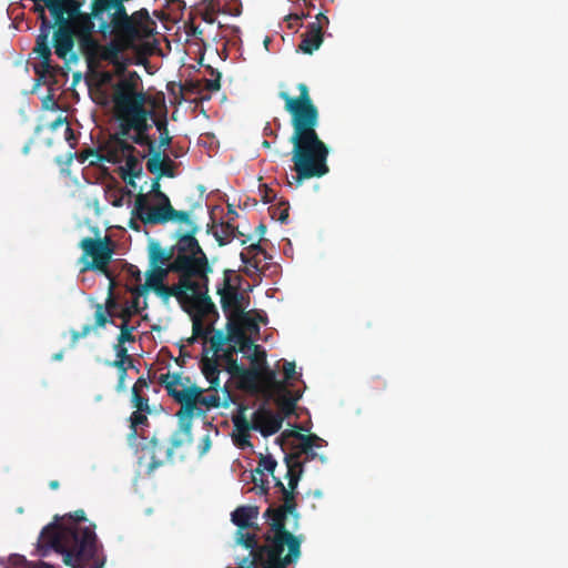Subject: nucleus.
<instances>
[{"label": "nucleus", "mask_w": 568, "mask_h": 568, "mask_svg": "<svg viewBox=\"0 0 568 568\" xmlns=\"http://www.w3.org/2000/svg\"><path fill=\"white\" fill-rule=\"evenodd\" d=\"M240 275L227 270L217 287V294L232 329L230 336V341L233 343L232 347L251 361L252 368H243L236 362L231 361L227 371L242 388L262 393L267 398L275 400L285 414H290L300 395H293L286 383L277 381L275 373L264 366L265 353L253 343L263 317L257 312L248 310V295L240 288Z\"/></svg>", "instance_id": "1"}, {"label": "nucleus", "mask_w": 568, "mask_h": 568, "mask_svg": "<svg viewBox=\"0 0 568 568\" xmlns=\"http://www.w3.org/2000/svg\"><path fill=\"white\" fill-rule=\"evenodd\" d=\"M180 254L176 258V267L183 271L178 285H164L168 268L153 267L145 274V283L131 287L132 303L125 307L123 315L140 312L146 305L144 294L153 290L159 296L169 300L174 296L183 306L197 308L203 316L211 313L213 305L206 298V258L197 242L190 236L179 242Z\"/></svg>", "instance_id": "2"}, {"label": "nucleus", "mask_w": 568, "mask_h": 568, "mask_svg": "<svg viewBox=\"0 0 568 568\" xmlns=\"http://www.w3.org/2000/svg\"><path fill=\"white\" fill-rule=\"evenodd\" d=\"M49 550L61 554L63 562L72 568H102L104 565L94 526L88 521L83 511L63 516L42 530L38 551L45 556Z\"/></svg>", "instance_id": "3"}, {"label": "nucleus", "mask_w": 568, "mask_h": 568, "mask_svg": "<svg viewBox=\"0 0 568 568\" xmlns=\"http://www.w3.org/2000/svg\"><path fill=\"white\" fill-rule=\"evenodd\" d=\"M298 91L300 97L296 99L284 92L281 93V98L293 116V162L301 180L327 173L328 150L314 130L317 124V110L311 101L307 87L301 83Z\"/></svg>", "instance_id": "4"}, {"label": "nucleus", "mask_w": 568, "mask_h": 568, "mask_svg": "<svg viewBox=\"0 0 568 568\" xmlns=\"http://www.w3.org/2000/svg\"><path fill=\"white\" fill-rule=\"evenodd\" d=\"M265 516L270 530L265 544L256 546L253 536L240 530L236 535L237 545L248 550V556L240 560L241 568H286L300 557V540L285 530L287 520L296 517L288 506L270 508Z\"/></svg>", "instance_id": "5"}, {"label": "nucleus", "mask_w": 568, "mask_h": 568, "mask_svg": "<svg viewBox=\"0 0 568 568\" xmlns=\"http://www.w3.org/2000/svg\"><path fill=\"white\" fill-rule=\"evenodd\" d=\"M113 114L119 121L122 135L133 132L132 139L142 143L148 129V95L142 91L140 77L135 72L122 74L113 87Z\"/></svg>", "instance_id": "6"}, {"label": "nucleus", "mask_w": 568, "mask_h": 568, "mask_svg": "<svg viewBox=\"0 0 568 568\" xmlns=\"http://www.w3.org/2000/svg\"><path fill=\"white\" fill-rule=\"evenodd\" d=\"M134 212L144 223H162L166 221L190 223L189 213L172 209L169 197L160 191L158 180L152 182L148 193L136 196Z\"/></svg>", "instance_id": "7"}, {"label": "nucleus", "mask_w": 568, "mask_h": 568, "mask_svg": "<svg viewBox=\"0 0 568 568\" xmlns=\"http://www.w3.org/2000/svg\"><path fill=\"white\" fill-rule=\"evenodd\" d=\"M101 158L108 162L119 165L123 180L133 189L136 187L134 179L142 173V163L133 154V148L122 138L114 135L108 139L102 145Z\"/></svg>", "instance_id": "8"}, {"label": "nucleus", "mask_w": 568, "mask_h": 568, "mask_svg": "<svg viewBox=\"0 0 568 568\" xmlns=\"http://www.w3.org/2000/svg\"><path fill=\"white\" fill-rule=\"evenodd\" d=\"M78 32L80 34V48L88 54L90 60H105L110 62L118 74L125 69L128 60L123 59L116 47H101L92 38L94 28L91 18H82L78 21Z\"/></svg>", "instance_id": "9"}, {"label": "nucleus", "mask_w": 568, "mask_h": 568, "mask_svg": "<svg viewBox=\"0 0 568 568\" xmlns=\"http://www.w3.org/2000/svg\"><path fill=\"white\" fill-rule=\"evenodd\" d=\"M80 246L83 251L81 262L83 271L98 270L105 272V267L112 257V248L106 237L104 239H84Z\"/></svg>", "instance_id": "10"}, {"label": "nucleus", "mask_w": 568, "mask_h": 568, "mask_svg": "<svg viewBox=\"0 0 568 568\" xmlns=\"http://www.w3.org/2000/svg\"><path fill=\"white\" fill-rule=\"evenodd\" d=\"M82 18L90 17H75L72 21H67L65 23H62L54 33V51L59 58L70 61L77 60V55L73 52V38H78V40L80 41V34L78 32L77 23Z\"/></svg>", "instance_id": "11"}, {"label": "nucleus", "mask_w": 568, "mask_h": 568, "mask_svg": "<svg viewBox=\"0 0 568 568\" xmlns=\"http://www.w3.org/2000/svg\"><path fill=\"white\" fill-rule=\"evenodd\" d=\"M283 418L264 407L252 414L251 428L263 436L275 434L282 426Z\"/></svg>", "instance_id": "12"}, {"label": "nucleus", "mask_w": 568, "mask_h": 568, "mask_svg": "<svg viewBox=\"0 0 568 568\" xmlns=\"http://www.w3.org/2000/svg\"><path fill=\"white\" fill-rule=\"evenodd\" d=\"M113 30L125 37H135L141 33V28L134 16L129 17L122 6H118L113 13Z\"/></svg>", "instance_id": "13"}, {"label": "nucleus", "mask_w": 568, "mask_h": 568, "mask_svg": "<svg viewBox=\"0 0 568 568\" xmlns=\"http://www.w3.org/2000/svg\"><path fill=\"white\" fill-rule=\"evenodd\" d=\"M169 390L176 400L185 406L197 405L201 398V389L192 384L174 382L170 384Z\"/></svg>", "instance_id": "14"}, {"label": "nucleus", "mask_w": 568, "mask_h": 568, "mask_svg": "<svg viewBox=\"0 0 568 568\" xmlns=\"http://www.w3.org/2000/svg\"><path fill=\"white\" fill-rule=\"evenodd\" d=\"M45 6L53 18L63 23L81 16L77 12L78 8L74 0H48Z\"/></svg>", "instance_id": "15"}, {"label": "nucleus", "mask_w": 568, "mask_h": 568, "mask_svg": "<svg viewBox=\"0 0 568 568\" xmlns=\"http://www.w3.org/2000/svg\"><path fill=\"white\" fill-rule=\"evenodd\" d=\"M323 42L322 27L320 22H313L310 24L307 31L303 34L300 50L304 53H312L317 50Z\"/></svg>", "instance_id": "16"}, {"label": "nucleus", "mask_w": 568, "mask_h": 568, "mask_svg": "<svg viewBox=\"0 0 568 568\" xmlns=\"http://www.w3.org/2000/svg\"><path fill=\"white\" fill-rule=\"evenodd\" d=\"M258 516V508L255 506H241L232 513V521L239 528L244 529L253 526Z\"/></svg>", "instance_id": "17"}, {"label": "nucleus", "mask_w": 568, "mask_h": 568, "mask_svg": "<svg viewBox=\"0 0 568 568\" xmlns=\"http://www.w3.org/2000/svg\"><path fill=\"white\" fill-rule=\"evenodd\" d=\"M180 427L172 437V444L174 447L183 446L191 442V416L187 410L179 412Z\"/></svg>", "instance_id": "18"}, {"label": "nucleus", "mask_w": 568, "mask_h": 568, "mask_svg": "<svg viewBox=\"0 0 568 568\" xmlns=\"http://www.w3.org/2000/svg\"><path fill=\"white\" fill-rule=\"evenodd\" d=\"M145 383L142 379H139L133 386V403L136 410L131 415V423L133 427L142 425L146 417L143 414L146 410L148 405L143 403L142 398L139 395L140 387L144 386Z\"/></svg>", "instance_id": "19"}, {"label": "nucleus", "mask_w": 568, "mask_h": 568, "mask_svg": "<svg viewBox=\"0 0 568 568\" xmlns=\"http://www.w3.org/2000/svg\"><path fill=\"white\" fill-rule=\"evenodd\" d=\"M202 373L210 384V389H216V387L220 385V371L217 363L211 358L205 357L202 361Z\"/></svg>", "instance_id": "20"}, {"label": "nucleus", "mask_w": 568, "mask_h": 568, "mask_svg": "<svg viewBox=\"0 0 568 568\" xmlns=\"http://www.w3.org/2000/svg\"><path fill=\"white\" fill-rule=\"evenodd\" d=\"M284 437L286 440L293 438V443L301 447L303 450H308L318 438L314 435H303L295 430L285 432Z\"/></svg>", "instance_id": "21"}, {"label": "nucleus", "mask_w": 568, "mask_h": 568, "mask_svg": "<svg viewBox=\"0 0 568 568\" xmlns=\"http://www.w3.org/2000/svg\"><path fill=\"white\" fill-rule=\"evenodd\" d=\"M146 165H148V169L150 170V172H152V173H161V174L172 175L169 172L170 160L166 159L165 156H161L160 154H153L148 160Z\"/></svg>", "instance_id": "22"}, {"label": "nucleus", "mask_w": 568, "mask_h": 568, "mask_svg": "<svg viewBox=\"0 0 568 568\" xmlns=\"http://www.w3.org/2000/svg\"><path fill=\"white\" fill-rule=\"evenodd\" d=\"M236 434H234L235 443L241 447H251L250 444V426L242 419L237 418L235 420Z\"/></svg>", "instance_id": "23"}, {"label": "nucleus", "mask_w": 568, "mask_h": 568, "mask_svg": "<svg viewBox=\"0 0 568 568\" xmlns=\"http://www.w3.org/2000/svg\"><path fill=\"white\" fill-rule=\"evenodd\" d=\"M132 341V335L128 329H122L121 334L119 336L118 344L115 345V354L118 357V361L115 362L116 365L123 366L124 358L126 357L128 348L125 347L126 343H130Z\"/></svg>", "instance_id": "24"}, {"label": "nucleus", "mask_w": 568, "mask_h": 568, "mask_svg": "<svg viewBox=\"0 0 568 568\" xmlns=\"http://www.w3.org/2000/svg\"><path fill=\"white\" fill-rule=\"evenodd\" d=\"M275 467L276 462L272 457H261L257 468L252 474L253 481L257 483V476H264L265 473L273 474Z\"/></svg>", "instance_id": "25"}, {"label": "nucleus", "mask_w": 568, "mask_h": 568, "mask_svg": "<svg viewBox=\"0 0 568 568\" xmlns=\"http://www.w3.org/2000/svg\"><path fill=\"white\" fill-rule=\"evenodd\" d=\"M7 568H52V567L44 562L31 564V562L27 561L22 556L12 555L8 559Z\"/></svg>", "instance_id": "26"}, {"label": "nucleus", "mask_w": 568, "mask_h": 568, "mask_svg": "<svg viewBox=\"0 0 568 568\" xmlns=\"http://www.w3.org/2000/svg\"><path fill=\"white\" fill-rule=\"evenodd\" d=\"M221 403H222V399L219 395L211 394V395L204 396L203 392L201 390V398L197 402V405L200 404L206 408H211V407H219L221 405Z\"/></svg>", "instance_id": "27"}, {"label": "nucleus", "mask_w": 568, "mask_h": 568, "mask_svg": "<svg viewBox=\"0 0 568 568\" xmlns=\"http://www.w3.org/2000/svg\"><path fill=\"white\" fill-rule=\"evenodd\" d=\"M159 450L158 443L152 442L143 448V457L151 456L153 459H158L156 463H161L162 455Z\"/></svg>", "instance_id": "28"}, {"label": "nucleus", "mask_w": 568, "mask_h": 568, "mask_svg": "<svg viewBox=\"0 0 568 568\" xmlns=\"http://www.w3.org/2000/svg\"><path fill=\"white\" fill-rule=\"evenodd\" d=\"M98 87H103L109 84L112 81V74L106 71H99L94 74Z\"/></svg>", "instance_id": "29"}, {"label": "nucleus", "mask_w": 568, "mask_h": 568, "mask_svg": "<svg viewBox=\"0 0 568 568\" xmlns=\"http://www.w3.org/2000/svg\"><path fill=\"white\" fill-rule=\"evenodd\" d=\"M193 331L197 336L206 335L209 327L202 322L201 318L195 317L193 321Z\"/></svg>", "instance_id": "30"}, {"label": "nucleus", "mask_w": 568, "mask_h": 568, "mask_svg": "<svg viewBox=\"0 0 568 568\" xmlns=\"http://www.w3.org/2000/svg\"><path fill=\"white\" fill-rule=\"evenodd\" d=\"M284 375L286 382H290L295 375V364L294 363H285L283 366Z\"/></svg>", "instance_id": "31"}, {"label": "nucleus", "mask_w": 568, "mask_h": 568, "mask_svg": "<svg viewBox=\"0 0 568 568\" xmlns=\"http://www.w3.org/2000/svg\"><path fill=\"white\" fill-rule=\"evenodd\" d=\"M108 197L114 206H121L123 204L124 194L116 195L114 192L110 191Z\"/></svg>", "instance_id": "32"}, {"label": "nucleus", "mask_w": 568, "mask_h": 568, "mask_svg": "<svg viewBox=\"0 0 568 568\" xmlns=\"http://www.w3.org/2000/svg\"><path fill=\"white\" fill-rule=\"evenodd\" d=\"M106 308H108L106 312L110 316H113L119 313L116 310V303L111 294L106 301Z\"/></svg>", "instance_id": "33"}, {"label": "nucleus", "mask_w": 568, "mask_h": 568, "mask_svg": "<svg viewBox=\"0 0 568 568\" xmlns=\"http://www.w3.org/2000/svg\"><path fill=\"white\" fill-rule=\"evenodd\" d=\"M47 38H48L47 34L43 37V39L41 37H39L38 42H37V51L38 52H40V53H48L49 52V50H48V48L45 45Z\"/></svg>", "instance_id": "34"}, {"label": "nucleus", "mask_w": 568, "mask_h": 568, "mask_svg": "<svg viewBox=\"0 0 568 568\" xmlns=\"http://www.w3.org/2000/svg\"><path fill=\"white\" fill-rule=\"evenodd\" d=\"M210 447H211L210 438H209V436H204L202 438V443L200 446V454L203 455V454L207 453Z\"/></svg>", "instance_id": "35"}, {"label": "nucleus", "mask_w": 568, "mask_h": 568, "mask_svg": "<svg viewBox=\"0 0 568 568\" xmlns=\"http://www.w3.org/2000/svg\"><path fill=\"white\" fill-rule=\"evenodd\" d=\"M129 271L136 282L141 281V272L135 266H130Z\"/></svg>", "instance_id": "36"}, {"label": "nucleus", "mask_w": 568, "mask_h": 568, "mask_svg": "<svg viewBox=\"0 0 568 568\" xmlns=\"http://www.w3.org/2000/svg\"><path fill=\"white\" fill-rule=\"evenodd\" d=\"M97 321L100 325H103L106 321L101 308L97 311Z\"/></svg>", "instance_id": "37"}, {"label": "nucleus", "mask_w": 568, "mask_h": 568, "mask_svg": "<svg viewBox=\"0 0 568 568\" xmlns=\"http://www.w3.org/2000/svg\"><path fill=\"white\" fill-rule=\"evenodd\" d=\"M267 483V480L264 478V476H257V483H254L256 487H260L261 490H264V485Z\"/></svg>", "instance_id": "38"}, {"label": "nucleus", "mask_w": 568, "mask_h": 568, "mask_svg": "<svg viewBox=\"0 0 568 568\" xmlns=\"http://www.w3.org/2000/svg\"><path fill=\"white\" fill-rule=\"evenodd\" d=\"M124 376H125V372H124V369H122L121 374H120V381H119V388L120 389L124 388Z\"/></svg>", "instance_id": "39"}, {"label": "nucleus", "mask_w": 568, "mask_h": 568, "mask_svg": "<svg viewBox=\"0 0 568 568\" xmlns=\"http://www.w3.org/2000/svg\"><path fill=\"white\" fill-rule=\"evenodd\" d=\"M95 100L97 102L101 103V104H106L108 103V98L105 95H100V97H95Z\"/></svg>", "instance_id": "40"}, {"label": "nucleus", "mask_w": 568, "mask_h": 568, "mask_svg": "<svg viewBox=\"0 0 568 568\" xmlns=\"http://www.w3.org/2000/svg\"><path fill=\"white\" fill-rule=\"evenodd\" d=\"M223 395H224L223 403H224V404H227V402H229V399H230V396H229V393H227L225 389H223Z\"/></svg>", "instance_id": "41"}, {"label": "nucleus", "mask_w": 568, "mask_h": 568, "mask_svg": "<svg viewBox=\"0 0 568 568\" xmlns=\"http://www.w3.org/2000/svg\"><path fill=\"white\" fill-rule=\"evenodd\" d=\"M296 486V479H290V487L293 489Z\"/></svg>", "instance_id": "42"}, {"label": "nucleus", "mask_w": 568, "mask_h": 568, "mask_svg": "<svg viewBox=\"0 0 568 568\" xmlns=\"http://www.w3.org/2000/svg\"><path fill=\"white\" fill-rule=\"evenodd\" d=\"M60 358H61V354H57L55 359H60Z\"/></svg>", "instance_id": "43"}, {"label": "nucleus", "mask_w": 568, "mask_h": 568, "mask_svg": "<svg viewBox=\"0 0 568 568\" xmlns=\"http://www.w3.org/2000/svg\"><path fill=\"white\" fill-rule=\"evenodd\" d=\"M109 290L111 291L112 290V282L110 281V284H109Z\"/></svg>", "instance_id": "44"}]
</instances>
